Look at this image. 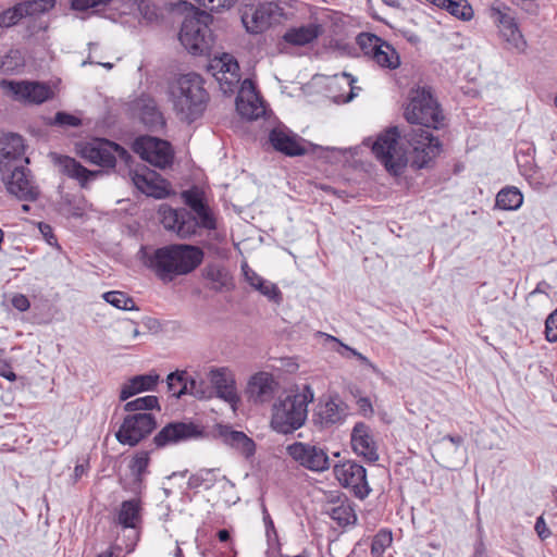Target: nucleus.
<instances>
[{
  "label": "nucleus",
  "instance_id": "nucleus-1",
  "mask_svg": "<svg viewBox=\"0 0 557 557\" xmlns=\"http://www.w3.org/2000/svg\"><path fill=\"white\" fill-rule=\"evenodd\" d=\"M145 264L162 281H172L193 272L203 259V251L193 245L173 244L145 252Z\"/></svg>",
  "mask_w": 557,
  "mask_h": 557
},
{
  "label": "nucleus",
  "instance_id": "nucleus-2",
  "mask_svg": "<svg viewBox=\"0 0 557 557\" xmlns=\"http://www.w3.org/2000/svg\"><path fill=\"white\" fill-rule=\"evenodd\" d=\"M314 399V392L305 385L296 393L278 398L272 406L271 428L280 434H292L300 429L308 418V405Z\"/></svg>",
  "mask_w": 557,
  "mask_h": 557
},
{
  "label": "nucleus",
  "instance_id": "nucleus-3",
  "mask_svg": "<svg viewBox=\"0 0 557 557\" xmlns=\"http://www.w3.org/2000/svg\"><path fill=\"white\" fill-rule=\"evenodd\" d=\"M170 100L181 120L193 122L198 119L207 100L201 77L196 73L177 77L170 86Z\"/></svg>",
  "mask_w": 557,
  "mask_h": 557
},
{
  "label": "nucleus",
  "instance_id": "nucleus-4",
  "mask_svg": "<svg viewBox=\"0 0 557 557\" xmlns=\"http://www.w3.org/2000/svg\"><path fill=\"white\" fill-rule=\"evenodd\" d=\"M405 117L410 124L428 128H440L444 124V116L437 101L430 89L419 87L411 91L409 103L405 109Z\"/></svg>",
  "mask_w": 557,
  "mask_h": 557
},
{
  "label": "nucleus",
  "instance_id": "nucleus-5",
  "mask_svg": "<svg viewBox=\"0 0 557 557\" xmlns=\"http://www.w3.org/2000/svg\"><path fill=\"white\" fill-rule=\"evenodd\" d=\"M400 136L396 127L380 134L371 144L372 151L385 169L393 175H398L407 165L408 149L399 141Z\"/></svg>",
  "mask_w": 557,
  "mask_h": 557
},
{
  "label": "nucleus",
  "instance_id": "nucleus-6",
  "mask_svg": "<svg viewBox=\"0 0 557 557\" xmlns=\"http://www.w3.org/2000/svg\"><path fill=\"white\" fill-rule=\"evenodd\" d=\"M211 15L205 11H197L187 15L180 32L181 44L193 54H202L209 51L212 44L211 30L208 26Z\"/></svg>",
  "mask_w": 557,
  "mask_h": 557
},
{
  "label": "nucleus",
  "instance_id": "nucleus-7",
  "mask_svg": "<svg viewBox=\"0 0 557 557\" xmlns=\"http://www.w3.org/2000/svg\"><path fill=\"white\" fill-rule=\"evenodd\" d=\"M404 139L412 148V166L422 169L440 154L441 143L429 131L421 127L405 134Z\"/></svg>",
  "mask_w": 557,
  "mask_h": 557
},
{
  "label": "nucleus",
  "instance_id": "nucleus-8",
  "mask_svg": "<svg viewBox=\"0 0 557 557\" xmlns=\"http://www.w3.org/2000/svg\"><path fill=\"white\" fill-rule=\"evenodd\" d=\"M0 87L11 99L29 104H40L52 97L51 88L39 82L2 79Z\"/></svg>",
  "mask_w": 557,
  "mask_h": 557
},
{
  "label": "nucleus",
  "instance_id": "nucleus-9",
  "mask_svg": "<svg viewBox=\"0 0 557 557\" xmlns=\"http://www.w3.org/2000/svg\"><path fill=\"white\" fill-rule=\"evenodd\" d=\"M286 454L297 465L312 472H323L330 468L325 449L317 444L294 442L286 447Z\"/></svg>",
  "mask_w": 557,
  "mask_h": 557
},
{
  "label": "nucleus",
  "instance_id": "nucleus-10",
  "mask_svg": "<svg viewBox=\"0 0 557 557\" xmlns=\"http://www.w3.org/2000/svg\"><path fill=\"white\" fill-rule=\"evenodd\" d=\"M5 190L20 200L34 201L39 196V188L27 164H22L16 170L0 176Z\"/></svg>",
  "mask_w": 557,
  "mask_h": 557
},
{
  "label": "nucleus",
  "instance_id": "nucleus-11",
  "mask_svg": "<svg viewBox=\"0 0 557 557\" xmlns=\"http://www.w3.org/2000/svg\"><path fill=\"white\" fill-rule=\"evenodd\" d=\"M133 149L143 160L160 169H165L173 161L171 145L157 137L140 136L135 139Z\"/></svg>",
  "mask_w": 557,
  "mask_h": 557
},
{
  "label": "nucleus",
  "instance_id": "nucleus-12",
  "mask_svg": "<svg viewBox=\"0 0 557 557\" xmlns=\"http://www.w3.org/2000/svg\"><path fill=\"white\" fill-rule=\"evenodd\" d=\"M156 425L154 417L149 412L128 414L116 432V440L123 445L135 446L149 435Z\"/></svg>",
  "mask_w": 557,
  "mask_h": 557
},
{
  "label": "nucleus",
  "instance_id": "nucleus-13",
  "mask_svg": "<svg viewBox=\"0 0 557 557\" xmlns=\"http://www.w3.org/2000/svg\"><path fill=\"white\" fill-rule=\"evenodd\" d=\"M488 15L499 27L500 36L509 48L517 52H524L527 40L520 32L516 20L509 14V9L505 5L493 4L488 9Z\"/></svg>",
  "mask_w": 557,
  "mask_h": 557
},
{
  "label": "nucleus",
  "instance_id": "nucleus-14",
  "mask_svg": "<svg viewBox=\"0 0 557 557\" xmlns=\"http://www.w3.org/2000/svg\"><path fill=\"white\" fill-rule=\"evenodd\" d=\"M333 473L339 484L350 488L356 497L363 499L370 493L366 469L352 460H346L333 467Z\"/></svg>",
  "mask_w": 557,
  "mask_h": 557
},
{
  "label": "nucleus",
  "instance_id": "nucleus-15",
  "mask_svg": "<svg viewBox=\"0 0 557 557\" xmlns=\"http://www.w3.org/2000/svg\"><path fill=\"white\" fill-rule=\"evenodd\" d=\"M208 72L216 79L225 95L234 92L240 81L238 62L228 53L212 58L208 64Z\"/></svg>",
  "mask_w": 557,
  "mask_h": 557
},
{
  "label": "nucleus",
  "instance_id": "nucleus-16",
  "mask_svg": "<svg viewBox=\"0 0 557 557\" xmlns=\"http://www.w3.org/2000/svg\"><path fill=\"white\" fill-rule=\"evenodd\" d=\"M28 163L23 137L14 133L2 135L0 137V176Z\"/></svg>",
  "mask_w": 557,
  "mask_h": 557
},
{
  "label": "nucleus",
  "instance_id": "nucleus-17",
  "mask_svg": "<svg viewBox=\"0 0 557 557\" xmlns=\"http://www.w3.org/2000/svg\"><path fill=\"white\" fill-rule=\"evenodd\" d=\"M116 154L123 157L126 151L117 144L106 139H95L81 148L82 158L103 168H113Z\"/></svg>",
  "mask_w": 557,
  "mask_h": 557
},
{
  "label": "nucleus",
  "instance_id": "nucleus-18",
  "mask_svg": "<svg viewBox=\"0 0 557 557\" xmlns=\"http://www.w3.org/2000/svg\"><path fill=\"white\" fill-rule=\"evenodd\" d=\"M163 226L175 232L180 237L186 238L196 233L198 222L186 211L175 210L166 205L160 207Z\"/></svg>",
  "mask_w": 557,
  "mask_h": 557
},
{
  "label": "nucleus",
  "instance_id": "nucleus-19",
  "mask_svg": "<svg viewBox=\"0 0 557 557\" xmlns=\"http://www.w3.org/2000/svg\"><path fill=\"white\" fill-rule=\"evenodd\" d=\"M236 109L242 116L248 120H257L265 113L263 101L250 79H245L240 85Z\"/></svg>",
  "mask_w": 557,
  "mask_h": 557
},
{
  "label": "nucleus",
  "instance_id": "nucleus-20",
  "mask_svg": "<svg viewBox=\"0 0 557 557\" xmlns=\"http://www.w3.org/2000/svg\"><path fill=\"white\" fill-rule=\"evenodd\" d=\"M208 379L210 380L216 396L235 408L240 398L237 393L236 381L233 372L228 368L224 367L212 368L208 373Z\"/></svg>",
  "mask_w": 557,
  "mask_h": 557
},
{
  "label": "nucleus",
  "instance_id": "nucleus-21",
  "mask_svg": "<svg viewBox=\"0 0 557 557\" xmlns=\"http://www.w3.org/2000/svg\"><path fill=\"white\" fill-rule=\"evenodd\" d=\"M276 7L272 3L246 5L242 11V22L248 33L259 34L272 24Z\"/></svg>",
  "mask_w": 557,
  "mask_h": 557
},
{
  "label": "nucleus",
  "instance_id": "nucleus-22",
  "mask_svg": "<svg viewBox=\"0 0 557 557\" xmlns=\"http://www.w3.org/2000/svg\"><path fill=\"white\" fill-rule=\"evenodd\" d=\"M202 434V429L194 423L175 422L165 425L154 436V443L157 446L162 447L182 441L199 438Z\"/></svg>",
  "mask_w": 557,
  "mask_h": 557
},
{
  "label": "nucleus",
  "instance_id": "nucleus-23",
  "mask_svg": "<svg viewBox=\"0 0 557 557\" xmlns=\"http://www.w3.org/2000/svg\"><path fill=\"white\" fill-rule=\"evenodd\" d=\"M131 178L135 187L143 194L162 199L168 196V184L158 173L147 168L133 171Z\"/></svg>",
  "mask_w": 557,
  "mask_h": 557
},
{
  "label": "nucleus",
  "instance_id": "nucleus-24",
  "mask_svg": "<svg viewBox=\"0 0 557 557\" xmlns=\"http://www.w3.org/2000/svg\"><path fill=\"white\" fill-rule=\"evenodd\" d=\"M213 436L246 458L251 457L256 451L255 442L244 432L235 431L230 425L216 424L213 429Z\"/></svg>",
  "mask_w": 557,
  "mask_h": 557
},
{
  "label": "nucleus",
  "instance_id": "nucleus-25",
  "mask_svg": "<svg viewBox=\"0 0 557 557\" xmlns=\"http://www.w3.org/2000/svg\"><path fill=\"white\" fill-rule=\"evenodd\" d=\"M269 140L272 147L289 157L302 156L306 148L302 139L284 126H277L270 132Z\"/></svg>",
  "mask_w": 557,
  "mask_h": 557
},
{
  "label": "nucleus",
  "instance_id": "nucleus-26",
  "mask_svg": "<svg viewBox=\"0 0 557 557\" xmlns=\"http://www.w3.org/2000/svg\"><path fill=\"white\" fill-rule=\"evenodd\" d=\"M351 446L354 451L370 462L379 460L376 443L370 426L362 422L355 424L351 432Z\"/></svg>",
  "mask_w": 557,
  "mask_h": 557
},
{
  "label": "nucleus",
  "instance_id": "nucleus-27",
  "mask_svg": "<svg viewBox=\"0 0 557 557\" xmlns=\"http://www.w3.org/2000/svg\"><path fill=\"white\" fill-rule=\"evenodd\" d=\"M182 198L195 212L196 216L194 218L198 222V226L207 230H214L216 227L215 218L211 209L205 203L203 193L201 190L198 188L185 190L182 193Z\"/></svg>",
  "mask_w": 557,
  "mask_h": 557
},
{
  "label": "nucleus",
  "instance_id": "nucleus-28",
  "mask_svg": "<svg viewBox=\"0 0 557 557\" xmlns=\"http://www.w3.org/2000/svg\"><path fill=\"white\" fill-rule=\"evenodd\" d=\"M344 417L345 409L343 404L335 398H329L324 401L321 400L317 405L312 420L314 424L324 428L342 421Z\"/></svg>",
  "mask_w": 557,
  "mask_h": 557
},
{
  "label": "nucleus",
  "instance_id": "nucleus-29",
  "mask_svg": "<svg viewBox=\"0 0 557 557\" xmlns=\"http://www.w3.org/2000/svg\"><path fill=\"white\" fill-rule=\"evenodd\" d=\"M275 388V382L271 374L267 372H258L252 375L247 385V394L255 403L268 401Z\"/></svg>",
  "mask_w": 557,
  "mask_h": 557
},
{
  "label": "nucleus",
  "instance_id": "nucleus-30",
  "mask_svg": "<svg viewBox=\"0 0 557 557\" xmlns=\"http://www.w3.org/2000/svg\"><path fill=\"white\" fill-rule=\"evenodd\" d=\"M242 271L245 277V281L256 290H258L261 295L267 297L270 301L275 304H281L282 301V293L278 287L260 276L257 272H255L249 265L244 262L242 264Z\"/></svg>",
  "mask_w": 557,
  "mask_h": 557
},
{
  "label": "nucleus",
  "instance_id": "nucleus-31",
  "mask_svg": "<svg viewBox=\"0 0 557 557\" xmlns=\"http://www.w3.org/2000/svg\"><path fill=\"white\" fill-rule=\"evenodd\" d=\"M55 162L61 172L66 174L69 177L78 181L82 187H85L89 181L94 180L100 173V171L87 170L75 159L67 156L57 157Z\"/></svg>",
  "mask_w": 557,
  "mask_h": 557
},
{
  "label": "nucleus",
  "instance_id": "nucleus-32",
  "mask_svg": "<svg viewBox=\"0 0 557 557\" xmlns=\"http://www.w3.org/2000/svg\"><path fill=\"white\" fill-rule=\"evenodd\" d=\"M160 376L154 372H150L148 374L136 375L127 381L122 386L121 389V399L126 400L127 398L134 396L135 394L152 391L156 385L159 383Z\"/></svg>",
  "mask_w": 557,
  "mask_h": 557
},
{
  "label": "nucleus",
  "instance_id": "nucleus-33",
  "mask_svg": "<svg viewBox=\"0 0 557 557\" xmlns=\"http://www.w3.org/2000/svg\"><path fill=\"white\" fill-rule=\"evenodd\" d=\"M116 522L123 528L136 529L141 522V506L138 499L124 500L117 511Z\"/></svg>",
  "mask_w": 557,
  "mask_h": 557
},
{
  "label": "nucleus",
  "instance_id": "nucleus-34",
  "mask_svg": "<svg viewBox=\"0 0 557 557\" xmlns=\"http://www.w3.org/2000/svg\"><path fill=\"white\" fill-rule=\"evenodd\" d=\"M205 276L211 283L215 292L228 290L233 287V278L230 272L221 265L212 264L206 268Z\"/></svg>",
  "mask_w": 557,
  "mask_h": 557
},
{
  "label": "nucleus",
  "instance_id": "nucleus-35",
  "mask_svg": "<svg viewBox=\"0 0 557 557\" xmlns=\"http://www.w3.org/2000/svg\"><path fill=\"white\" fill-rule=\"evenodd\" d=\"M320 34V27L314 24L292 28L283 36L284 40L295 46H304L313 41Z\"/></svg>",
  "mask_w": 557,
  "mask_h": 557
},
{
  "label": "nucleus",
  "instance_id": "nucleus-36",
  "mask_svg": "<svg viewBox=\"0 0 557 557\" xmlns=\"http://www.w3.org/2000/svg\"><path fill=\"white\" fill-rule=\"evenodd\" d=\"M140 121L150 129H158L164 125V119L153 100H143L139 106Z\"/></svg>",
  "mask_w": 557,
  "mask_h": 557
},
{
  "label": "nucleus",
  "instance_id": "nucleus-37",
  "mask_svg": "<svg viewBox=\"0 0 557 557\" xmlns=\"http://www.w3.org/2000/svg\"><path fill=\"white\" fill-rule=\"evenodd\" d=\"M371 60L382 69L395 70L400 65L398 52L386 41L382 44V47L376 48Z\"/></svg>",
  "mask_w": 557,
  "mask_h": 557
},
{
  "label": "nucleus",
  "instance_id": "nucleus-38",
  "mask_svg": "<svg viewBox=\"0 0 557 557\" xmlns=\"http://www.w3.org/2000/svg\"><path fill=\"white\" fill-rule=\"evenodd\" d=\"M523 203V195L517 187H505L496 196V207L502 210H518Z\"/></svg>",
  "mask_w": 557,
  "mask_h": 557
},
{
  "label": "nucleus",
  "instance_id": "nucleus-39",
  "mask_svg": "<svg viewBox=\"0 0 557 557\" xmlns=\"http://www.w3.org/2000/svg\"><path fill=\"white\" fill-rule=\"evenodd\" d=\"M178 394L191 395L198 399H209L213 395V391L207 385L202 379L186 375L184 385L178 389Z\"/></svg>",
  "mask_w": 557,
  "mask_h": 557
},
{
  "label": "nucleus",
  "instance_id": "nucleus-40",
  "mask_svg": "<svg viewBox=\"0 0 557 557\" xmlns=\"http://www.w3.org/2000/svg\"><path fill=\"white\" fill-rule=\"evenodd\" d=\"M216 482V471L214 469H201L188 479L189 488H210Z\"/></svg>",
  "mask_w": 557,
  "mask_h": 557
},
{
  "label": "nucleus",
  "instance_id": "nucleus-41",
  "mask_svg": "<svg viewBox=\"0 0 557 557\" xmlns=\"http://www.w3.org/2000/svg\"><path fill=\"white\" fill-rule=\"evenodd\" d=\"M442 9L462 21H470L474 14L472 7L467 0H446Z\"/></svg>",
  "mask_w": 557,
  "mask_h": 557
},
{
  "label": "nucleus",
  "instance_id": "nucleus-42",
  "mask_svg": "<svg viewBox=\"0 0 557 557\" xmlns=\"http://www.w3.org/2000/svg\"><path fill=\"white\" fill-rule=\"evenodd\" d=\"M102 298L111 306L122 310H138L134 299L126 293L120 290L107 292Z\"/></svg>",
  "mask_w": 557,
  "mask_h": 557
},
{
  "label": "nucleus",
  "instance_id": "nucleus-43",
  "mask_svg": "<svg viewBox=\"0 0 557 557\" xmlns=\"http://www.w3.org/2000/svg\"><path fill=\"white\" fill-rule=\"evenodd\" d=\"M148 465L149 457L147 453H140L136 455L132 460L129 468L132 475L134 476V492H138L140 490L143 476L147 472Z\"/></svg>",
  "mask_w": 557,
  "mask_h": 557
},
{
  "label": "nucleus",
  "instance_id": "nucleus-44",
  "mask_svg": "<svg viewBox=\"0 0 557 557\" xmlns=\"http://www.w3.org/2000/svg\"><path fill=\"white\" fill-rule=\"evenodd\" d=\"M330 516L339 525L354 524L357 520L355 510L350 504L342 503L331 509Z\"/></svg>",
  "mask_w": 557,
  "mask_h": 557
},
{
  "label": "nucleus",
  "instance_id": "nucleus-45",
  "mask_svg": "<svg viewBox=\"0 0 557 557\" xmlns=\"http://www.w3.org/2000/svg\"><path fill=\"white\" fill-rule=\"evenodd\" d=\"M24 65V59L18 50H10L0 58V73L11 74Z\"/></svg>",
  "mask_w": 557,
  "mask_h": 557
},
{
  "label": "nucleus",
  "instance_id": "nucleus-46",
  "mask_svg": "<svg viewBox=\"0 0 557 557\" xmlns=\"http://www.w3.org/2000/svg\"><path fill=\"white\" fill-rule=\"evenodd\" d=\"M462 442L463 440L461 436H444L438 443V454L441 455V458L444 461L449 462L450 455L457 453Z\"/></svg>",
  "mask_w": 557,
  "mask_h": 557
},
{
  "label": "nucleus",
  "instance_id": "nucleus-47",
  "mask_svg": "<svg viewBox=\"0 0 557 557\" xmlns=\"http://www.w3.org/2000/svg\"><path fill=\"white\" fill-rule=\"evenodd\" d=\"M357 42L360 46L364 55L372 59V57L374 55V52H376V48L382 47V44L384 42V40H382L376 35L364 33V34H360L357 37Z\"/></svg>",
  "mask_w": 557,
  "mask_h": 557
},
{
  "label": "nucleus",
  "instance_id": "nucleus-48",
  "mask_svg": "<svg viewBox=\"0 0 557 557\" xmlns=\"http://www.w3.org/2000/svg\"><path fill=\"white\" fill-rule=\"evenodd\" d=\"M318 335L319 336H322L325 338V341L327 342H334V343H337L341 348L349 351L352 356H355L362 364L367 366L368 368H370L374 373H380V370L377 369V367L375 364H373L368 357L363 356L361 352L357 351L356 349L343 344L341 341H338L336 337L332 336V335H329L326 333H323V332H318Z\"/></svg>",
  "mask_w": 557,
  "mask_h": 557
},
{
  "label": "nucleus",
  "instance_id": "nucleus-49",
  "mask_svg": "<svg viewBox=\"0 0 557 557\" xmlns=\"http://www.w3.org/2000/svg\"><path fill=\"white\" fill-rule=\"evenodd\" d=\"M23 7V13L27 15H36L44 13L54 5V0H30L20 3Z\"/></svg>",
  "mask_w": 557,
  "mask_h": 557
},
{
  "label": "nucleus",
  "instance_id": "nucleus-50",
  "mask_svg": "<svg viewBox=\"0 0 557 557\" xmlns=\"http://www.w3.org/2000/svg\"><path fill=\"white\" fill-rule=\"evenodd\" d=\"M392 533L380 531L372 540L371 554L373 557H381L384 550L392 544Z\"/></svg>",
  "mask_w": 557,
  "mask_h": 557
},
{
  "label": "nucleus",
  "instance_id": "nucleus-51",
  "mask_svg": "<svg viewBox=\"0 0 557 557\" xmlns=\"http://www.w3.org/2000/svg\"><path fill=\"white\" fill-rule=\"evenodd\" d=\"M156 407H158V398L149 395L126 403L124 409L126 411H141Z\"/></svg>",
  "mask_w": 557,
  "mask_h": 557
},
{
  "label": "nucleus",
  "instance_id": "nucleus-52",
  "mask_svg": "<svg viewBox=\"0 0 557 557\" xmlns=\"http://www.w3.org/2000/svg\"><path fill=\"white\" fill-rule=\"evenodd\" d=\"M24 16L23 7L18 3L0 14V27L13 26Z\"/></svg>",
  "mask_w": 557,
  "mask_h": 557
},
{
  "label": "nucleus",
  "instance_id": "nucleus-53",
  "mask_svg": "<svg viewBox=\"0 0 557 557\" xmlns=\"http://www.w3.org/2000/svg\"><path fill=\"white\" fill-rule=\"evenodd\" d=\"M186 371H176L172 372L168 375L166 383L169 392L172 393L173 396L180 398L184 394H178V389L184 385L186 381Z\"/></svg>",
  "mask_w": 557,
  "mask_h": 557
},
{
  "label": "nucleus",
  "instance_id": "nucleus-54",
  "mask_svg": "<svg viewBox=\"0 0 557 557\" xmlns=\"http://www.w3.org/2000/svg\"><path fill=\"white\" fill-rule=\"evenodd\" d=\"M51 124L60 125V126H70V127H77L81 125L79 117L66 113V112H58L51 122Z\"/></svg>",
  "mask_w": 557,
  "mask_h": 557
},
{
  "label": "nucleus",
  "instance_id": "nucleus-55",
  "mask_svg": "<svg viewBox=\"0 0 557 557\" xmlns=\"http://www.w3.org/2000/svg\"><path fill=\"white\" fill-rule=\"evenodd\" d=\"M199 5H202L211 11H219L222 9L232 8L236 0H195Z\"/></svg>",
  "mask_w": 557,
  "mask_h": 557
},
{
  "label": "nucleus",
  "instance_id": "nucleus-56",
  "mask_svg": "<svg viewBox=\"0 0 557 557\" xmlns=\"http://www.w3.org/2000/svg\"><path fill=\"white\" fill-rule=\"evenodd\" d=\"M545 334L548 342L557 341V309L546 319Z\"/></svg>",
  "mask_w": 557,
  "mask_h": 557
},
{
  "label": "nucleus",
  "instance_id": "nucleus-57",
  "mask_svg": "<svg viewBox=\"0 0 557 557\" xmlns=\"http://www.w3.org/2000/svg\"><path fill=\"white\" fill-rule=\"evenodd\" d=\"M111 0H72V8L77 11H85L99 5H106Z\"/></svg>",
  "mask_w": 557,
  "mask_h": 557
},
{
  "label": "nucleus",
  "instance_id": "nucleus-58",
  "mask_svg": "<svg viewBox=\"0 0 557 557\" xmlns=\"http://www.w3.org/2000/svg\"><path fill=\"white\" fill-rule=\"evenodd\" d=\"M11 304L16 310L21 312L27 311L30 307L28 298L23 294L13 295Z\"/></svg>",
  "mask_w": 557,
  "mask_h": 557
},
{
  "label": "nucleus",
  "instance_id": "nucleus-59",
  "mask_svg": "<svg viewBox=\"0 0 557 557\" xmlns=\"http://www.w3.org/2000/svg\"><path fill=\"white\" fill-rule=\"evenodd\" d=\"M39 231L50 246H58L57 238L53 235L52 227L49 224L39 223Z\"/></svg>",
  "mask_w": 557,
  "mask_h": 557
},
{
  "label": "nucleus",
  "instance_id": "nucleus-60",
  "mask_svg": "<svg viewBox=\"0 0 557 557\" xmlns=\"http://www.w3.org/2000/svg\"><path fill=\"white\" fill-rule=\"evenodd\" d=\"M358 409L363 416H370L373 413L371 401L367 397H359L357 400Z\"/></svg>",
  "mask_w": 557,
  "mask_h": 557
},
{
  "label": "nucleus",
  "instance_id": "nucleus-61",
  "mask_svg": "<svg viewBox=\"0 0 557 557\" xmlns=\"http://www.w3.org/2000/svg\"><path fill=\"white\" fill-rule=\"evenodd\" d=\"M535 531L542 540L547 539L550 534V532H549L548 528L546 527V523L542 517L537 518V520L535 522Z\"/></svg>",
  "mask_w": 557,
  "mask_h": 557
},
{
  "label": "nucleus",
  "instance_id": "nucleus-62",
  "mask_svg": "<svg viewBox=\"0 0 557 557\" xmlns=\"http://www.w3.org/2000/svg\"><path fill=\"white\" fill-rule=\"evenodd\" d=\"M0 376L13 382L16 380L15 373L9 366H0Z\"/></svg>",
  "mask_w": 557,
  "mask_h": 557
},
{
  "label": "nucleus",
  "instance_id": "nucleus-63",
  "mask_svg": "<svg viewBox=\"0 0 557 557\" xmlns=\"http://www.w3.org/2000/svg\"><path fill=\"white\" fill-rule=\"evenodd\" d=\"M86 472V468L84 465H76L74 468V481H77L82 478Z\"/></svg>",
  "mask_w": 557,
  "mask_h": 557
},
{
  "label": "nucleus",
  "instance_id": "nucleus-64",
  "mask_svg": "<svg viewBox=\"0 0 557 557\" xmlns=\"http://www.w3.org/2000/svg\"><path fill=\"white\" fill-rule=\"evenodd\" d=\"M474 557H487L485 547L482 543L475 546Z\"/></svg>",
  "mask_w": 557,
  "mask_h": 557
}]
</instances>
